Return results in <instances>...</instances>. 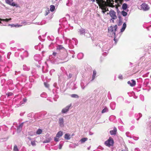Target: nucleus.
I'll list each match as a JSON object with an SVG mask.
<instances>
[{
  "instance_id": "nucleus-16",
  "label": "nucleus",
  "mask_w": 151,
  "mask_h": 151,
  "mask_svg": "<svg viewBox=\"0 0 151 151\" xmlns=\"http://www.w3.org/2000/svg\"><path fill=\"white\" fill-rule=\"evenodd\" d=\"M127 4L124 3L123 4L122 6V8L124 10H126L127 8Z\"/></svg>"
},
{
  "instance_id": "nucleus-27",
  "label": "nucleus",
  "mask_w": 151,
  "mask_h": 151,
  "mask_svg": "<svg viewBox=\"0 0 151 151\" xmlns=\"http://www.w3.org/2000/svg\"><path fill=\"white\" fill-rule=\"evenodd\" d=\"M44 85L45 87L46 88H48L49 87V85L47 83L44 82Z\"/></svg>"
},
{
  "instance_id": "nucleus-43",
  "label": "nucleus",
  "mask_w": 151,
  "mask_h": 151,
  "mask_svg": "<svg viewBox=\"0 0 151 151\" xmlns=\"http://www.w3.org/2000/svg\"><path fill=\"white\" fill-rule=\"evenodd\" d=\"M114 40L115 41V38L114 39Z\"/></svg>"
},
{
  "instance_id": "nucleus-5",
  "label": "nucleus",
  "mask_w": 151,
  "mask_h": 151,
  "mask_svg": "<svg viewBox=\"0 0 151 151\" xmlns=\"http://www.w3.org/2000/svg\"><path fill=\"white\" fill-rule=\"evenodd\" d=\"M111 2H110V4H109V5H113V4L114 1H115V2L117 4V5L118 6H120L122 4V3L123 2V0H111Z\"/></svg>"
},
{
  "instance_id": "nucleus-30",
  "label": "nucleus",
  "mask_w": 151,
  "mask_h": 151,
  "mask_svg": "<svg viewBox=\"0 0 151 151\" xmlns=\"http://www.w3.org/2000/svg\"><path fill=\"white\" fill-rule=\"evenodd\" d=\"M13 93L11 92H10L8 93V94H7V97H9V96H12L13 95Z\"/></svg>"
},
{
  "instance_id": "nucleus-21",
  "label": "nucleus",
  "mask_w": 151,
  "mask_h": 151,
  "mask_svg": "<svg viewBox=\"0 0 151 151\" xmlns=\"http://www.w3.org/2000/svg\"><path fill=\"white\" fill-rule=\"evenodd\" d=\"M122 13L123 16L124 17L126 16L127 14V13L124 11L122 12Z\"/></svg>"
},
{
  "instance_id": "nucleus-42",
  "label": "nucleus",
  "mask_w": 151,
  "mask_h": 151,
  "mask_svg": "<svg viewBox=\"0 0 151 151\" xmlns=\"http://www.w3.org/2000/svg\"><path fill=\"white\" fill-rule=\"evenodd\" d=\"M124 0L126 1H129L130 0Z\"/></svg>"
},
{
  "instance_id": "nucleus-13",
  "label": "nucleus",
  "mask_w": 151,
  "mask_h": 151,
  "mask_svg": "<svg viewBox=\"0 0 151 151\" xmlns=\"http://www.w3.org/2000/svg\"><path fill=\"white\" fill-rule=\"evenodd\" d=\"M85 32L84 29L83 28H81L78 32V33L80 35L83 34Z\"/></svg>"
},
{
  "instance_id": "nucleus-29",
  "label": "nucleus",
  "mask_w": 151,
  "mask_h": 151,
  "mask_svg": "<svg viewBox=\"0 0 151 151\" xmlns=\"http://www.w3.org/2000/svg\"><path fill=\"white\" fill-rule=\"evenodd\" d=\"M59 138L58 137H56L54 138V140L56 142H58L59 140Z\"/></svg>"
},
{
  "instance_id": "nucleus-35",
  "label": "nucleus",
  "mask_w": 151,
  "mask_h": 151,
  "mask_svg": "<svg viewBox=\"0 0 151 151\" xmlns=\"http://www.w3.org/2000/svg\"><path fill=\"white\" fill-rule=\"evenodd\" d=\"M72 76V74H69V78H71Z\"/></svg>"
},
{
  "instance_id": "nucleus-20",
  "label": "nucleus",
  "mask_w": 151,
  "mask_h": 151,
  "mask_svg": "<svg viewBox=\"0 0 151 151\" xmlns=\"http://www.w3.org/2000/svg\"><path fill=\"white\" fill-rule=\"evenodd\" d=\"M65 138L67 139H70V135L68 134H65Z\"/></svg>"
},
{
  "instance_id": "nucleus-2",
  "label": "nucleus",
  "mask_w": 151,
  "mask_h": 151,
  "mask_svg": "<svg viewBox=\"0 0 151 151\" xmlns=\"http://www.w3.org/2000/svg\"><path fill=\"white\" fill-rule=\"evenodd\" d=\"M117 28V25L111 26L108 28V35L109 37H112L115 36V32Z\"/></svg>"
},
{
  "instance_id": "nucleus-4",
  "label": "nucleus",
  "mask_w": 151,
  "mask_h": 151,
  "mask_svg": "<svg viewBox=\"0 0 151 151\" xmlns=\"http://www.w3.org/2000/svg\"><path fill=\"white\" fill-rule=\"evenodd\" d=\"M109 14L110 17L112 19H115L117 18V17L116 15V13L113 10H111L109 12Z\"/></svg>"
},
{
  "instance_id": "nucleus-10",
  "label": "nucleus",
  "mask_w": 151,
  "mask_h": 151,
  "mask_svg": "<svg viewBox=\"0 0 151 151\" xmlns=\"http://www.w3.org/2000/svg\"><path fill=\"white\" fill-rule=\"evenodd\" d=\"M116 129L115 127H114L113 130L110 131V134L111 135H115L116 132Z\"/></svg>"
},
{
  "instance_id": "nucleus-26",
  "label": "nucleus",
  "mask_w": 151,
  "mask_h": 151,
  "mask_svg": "<svg viewBox=\"0 0 151 151\" xmlns=\"http://www.w3.org/2000/svg\"><path fill=\"white\" fill-rule=\"evenodd\" d=\"M3 19L4 20V21H5L6 22H8V21H10L11 20V19H12L11 18H10L9 19Z\"/></svg>"
},
{
  "instance_id": "nucleus-23",
  "label": "nucleus",
  "mask_w": 151,
  "mask_h": 151,
  "mask_svg": "<svg viewBox=\"0 0 151 151\" xmlns=\"http://www.w3.org/2000/svg\"><path fill=\"white\" fill-rule=\"evenodd\" d=\"M13 0H5L6 3L8 4H10V2H11Z\"/></svg>"
},
{
  "instance_id": "nucleus-31",
  "label": "nucleus",
  "mask_w": 151,
  "mask_h": 151,
  "mask_svg": "<svg viewBox=\"0 0 151 151\" xmlns=\"http://www.w3.org/2000/svg\"><path fill=\"white\" fill-rule=\"evenodd\" d=\"M31 143L32 145L33 146L35 145V141H32L31 142Z\"/></svg>"
},
{
  "instance_id": "nucleus-6",
  "label": "nucleus",
  "mask_w": 151,
  "mask_h": 151,
  "mask_svg": "<svg viewBox=\"0 0 151 151\" xmlns=\"http://www.w3.org/2000/svg\"><path fill=\"white\" fill-rule=\"evenodd\" d=\"M141 8L142 9L145 11H147L148 10L150 9V7L146 3H143L141 5Z\"/></svg>"
},
{
  "instance_id": "nucleus-41",
  "label": "nucleus",
  "mask_w": 151,
  "mask_h": 151,
  "mask_svg": "<svg viewBox=\"0 0 151 151\" xmlns=\"http://www.w3.org/2000/svg\"><path fill=\"white\" fill-rule=\"evenodd\" d=\"M121 151H127V150H122Z\"/></svg>"
},
{
  "instance_id": "nucleus-12",
  "label": "nucleus",
  "mask_w": 151,
  "mask_h": 151,
  "mask_svg": "<svg viewBox=\"0 0 151 151\" xmlns=\"http://www.w3.org/2000/svg\"><path fill=\"white\" fill-rule=\"evenodd\" d=\"M126 27V24L125 23H124L123 25V26L122 28L121 29V32H123L125 30Z\"/></svg>"
},
{
  "instance_id": "nucleus-25",
  "label": "nucleus",
  "mask_w": 151,
  "mask_h": 151,
  "mask_svg": "<svg viewBox=\"0 0 151 151\" xmlns=\"http://www.w3.org/2000/svg\"><path fill=\"white\" fill-rule=\"evenodd\" d=\"M71 96L73 98H78V96L76 94H73L71 95Z\"/></svg>"
},
{
  "instance_id": "nucleus-3",
  "label": "nucleus",
  "mask_w": 151,
  "mask_h": 151,
  "mask_svg": "<svg viewBox=\"0 0 151 151\" xmlns=\"http://www.w3.org/2000/svg\"><path fill=\"white\" fill-rule=\"evenodd\" d=\"M114 142L112 138L111 137L109 138V139L104 142L105 145L106 146L110 147L113 146Z\"/></svg>"
},
{
  "instance_id": "nucleus-7",
  "label": "nucleus",
  "mask_w": 151,
  "mask_h": 151,
  "mask_svg": "<svg viewBox=\"0 0 151 151\" xmlns=\"http://www.w3.org/2000/svg\"><path fill=\"white\" fill-rule=\"evenodd\" d=\"M71 106V105L70 104L69 106H66L65 108H63L62 110V113H66L69 110L70 107Z\"/></svg>"
},
{
  "instance_id": "nucleus-8",
  "label": "nucleus",
  "mask_w": 151,
  "mask_h": 151,
  "mask_svg": "<svg viewBox=\"0 0 151 151\" xmlns=\"http://www.w3.org/2000/svg\"><path fill=\"white\" fill-rule=\"evenodd\" d=\"M131 81L132 82V83H131L130 81H128L127 83L128 84H129L130 86L132 87H133L136 84L135 81L133 79H132L131 80Z\"/></svg>"
},
{
  "instance_id": "nucleus-36",
  "label": "nucleus",
  "mask_w": 151,
  "mask_h": 151,
  "mask_svg": "<svg viewBox=\"0 0 151 151\" xmlns=\"http://www.w3.org/2000/svg\"><path fill=\"white\" fill-rule=\"evenodd\" d=\"M11 26L12 27H15V25L14 24H9V26Z\"/></svg>"
},
{
  "instance_id": "nucleus-15",
  "label": "nucleus",
  "mask_w": 151,
  "mask_h": 151,
  "mask_svg": "<svg viewBox=\"0 0 151 151\" xmlns=\"http://www.w3.org/2000/svg\"><path fill=\"white\" fill-rule=\"evenodd\" d=\"M50 10L52 12H53L54 11L55 9V6L53 5H51L50 6Z\"/></svg>"
},
{
  "instance_id": "nucleus-40",
  "label": "nucleus",
  "mask_w": 151,
  "mask_h": 151,
  "mask_svg": "<svg viewBox=\"0 0 151 151\" xmlns=\"http://www.w3.org/2000/svg\"><path fill=\"white\" fill-rule=\"evenodd\" d=\"M91 1L93 2H94L95 1V0H91Z\"/></svg>"
},
{
  "instance_id": "nucleus-32",
  "label": "nucleus",
  "mask_w": 151,
  "mask_h": 151,
  "mask_svg": "<svg viewBox=\"0 0 151 151\" xmlns=\"http://www.w3.org/2000/svg\"><path fill=\"white\" fill-rule=\"evenodd\" d=\"M119 78L120 79H122L123 78V76L122 75H120L119 76Z\"/></svg>"
},
{
  "instance_id": "nucleus-11",
  "label": "nucleus",
  "mask_w": 151,
  "mask_h": 151,
  "mask_svg": "<svg viewBox=\"0 0 151 151\" xmlns=\"http://www.w3.org/2000/svg\"><path fill=\"white\" fill-rule=\"evenodd\" d=\"M63 132L61 131H59L56 134V137L60 138L63 135Z\"/></svg>"
},
{
  "instance_id": "nucleus-24",
  "label": "nucleus",
  "mask_w": 151,
  "mask_h": 151,
  "mask_svg": "<svg viewBox=\"0 0 151 151\" xmlns=\"http://www.w3.org/2000/svg\"><path fill=\"white\" fill-rule=\"evenodd\" d=\"M108 110L107 109V108H105L102 111V113H103L107 111Z\"/></svg>"
},
{
  "instance_id": "nucleus-18",
  "label": "nucleus",
  "mask_w": 151,
  "mask_h": 151,
  "mask_svg": "<svg viewBox=\"0 0 151 151\" xmlns=\"http://www.w3.org/2000/svg\"><path fill=\"white\" fill-rule=\"evenodd\" d=\"M87 140H88L87 138H84L81 139L80 141H81V142L82 143H84V142H85V141H86Z\"/></svg>"
},
{
  "instance_id": "nucleus-33",
  "label": "nucleus",
  "mask_w": 151,
  "mask_h": 151,
  "mask_svg": "<svg viewBox=\"0 0 151 151\" xmlns=\"http://www.w3.org/2000/svg\"><path fill=\"white\" fill-rule=\"evenodd\" d=\"M22 26V25H21L17 24L16 25H15V27H21Z\"/></svg>"
},
{
  "instance_id": "nucleus-34",
  "label": "nucleus",
  "mask_w": 151,
  "mask_h": 151,
  "mask_svg": "<svg viewBox=\"0 0 151 151\" xmlns=\"http://www.w3.org/2000/svg\"><path fill=\"white\" fill-rule=\"evenodd\" d=\"M62 147V145L61 144H60L59 146V149H61Z\"/></svg>"
},
{
  "instance_id": "nucleus-28",
  "label": "nucleus",
  "mask_w": 151,
  "mask_h": 151,
  "mask_svg": "<svg viewBox=\"0 0 151 151\" xmlns=\"http://www.w3.org/2000/svg\"><path fill=\"white\" fill-rule=\"evenodd\" d=\"M9 4L13 6H16V4L14 2H13L12 3H11V2H10V4Z\"/></svg>"
},
{
  "instance_id": "nucleus-38",
  "label": "nucleus",
  "mask_w": 151,
  "mask_h": 151,
  "mask_svg": "<svg viewBox=\"0 0 151 151\" xmlns=\"http://www.w3.org/2000/svg\"><path fill=\"white\" fill-rule=\"evenodd\" d=\"M23 100L24 101V102H26L27 100V99H24Z\"/></svg>"
},
{
  "instance_id": "nucleus-14",
  "label": "nucleus",
  "mask_w": 151,
  "mask_h": 151,
  "mask_svg": "<svg viewBox=\"0 0 151 151\" xmlns=\"http://www.w3.org/2000/svg\"><path fill=\"white\" fill-rule=\"evenodd\" d=\"M96 73L95 70H93V75L92 76V80H93L95 78L96 76Z\"/></svg>"
},
{
  "instance_id": "nucleus-37",
  "label": "nucleus",
  "mask_w": 151,
  "mask_h": 151,
  "mask_svg": "<svg viewBox=\"0 0 151 151\" xmlns=\"http://www.w3.org/2000/svg\"><path fill=\"white\" fill-rule=\"evenodd\" d=\"M1 21H4L2 19L0 18V24L1 23Z\"/></svg>"
},
{
  "instance_id": "nucleus-19",
  "label": "nucleus",
  "mask_w": 151,
  "mask_h": 151,
  "mask_svg": "<svg viewBox=\"0 0 151 151\" xmlns=\"http://www.w3.org/2000/svg\"><path fill=\"white\" fill-rule=\"evenodd\" d=\"M42 132V130L40 129H38L36 132V134H41Z\"/></svg>"
},
{
  "instance_id": "nucleus-22",
  "label": "nucleus",
  "mask_w": 151,
  "mask_h": 151,
  "mask_svg": "<svg viewBox=\"0 0 151 151\" xmlns=\"http://www.w3.org/2000/svg\"><path fill=\"white\" fill-rule=\"evenodd\" d=\"M13 150L14 151H19L16 145L14 146Z\"/></svg>"
},
{
  "instance_id": "nucleus-39",
  "label": "nucleus",
  "mask_w": 151,
  "mask_h": 151,
  "mask_svg": "<svg viewBox=\"0 0 151 151\" xmlns=\"http://www.w3.org/2000/svg\"><path fill=\"white\" fill-rule=\"evenodd\" d=\"M56 52H53V55L55 56L56 55Z\"/></svg>"
},
{
  "instance_id": "nucleus-17",
  "label": "nucleus",
  "mask_w": 151,
  "mask_h": 151,
  "mask_svg": "<svg viewBox=\"0 0 151 151\" xmlns=\"http://www.w3.org/2000/svg\"><path fill=\"white\" fill-rule=\"evenodd\" d=\"M57 49L59 50L63 49H65V48L61 45H59L57 48Z\"/></svg>"
},
{
  "instance_id": "nucleus-9",
  "label": "nucleus",
  "mask_w": 151,
  "mask_h": 151,
  "mask_svg": "<svg viewBox=\"0 0 151 151\" xmlns=\"http://www.w3.org/2000/svg\"><path fill=\"white\" fill-rule=\"evenodd\" d=\"M59 124L60 127H63L64 126V119L62 118H60L59 119Z\"/></svg>"
},
{
  "instance_id": "nucleus-1",
  "label": "nucleus",
  "mask_w": 151,
  "mask_h": 151,
  "mask_svg": "<svg viewBox=\"0 0 151 151\" xmlns=\"http://www.w3.org/2000/svg\"><path fill=\"white\" fill-rule=\"evenodd\" d=\"M111 0H106L105 1L104 0H96V3L98 4L100 8L102 10V12L104 14L108 11V8H107L109 5V4L111 2Z\"/></svg>"
}]
</instances>
